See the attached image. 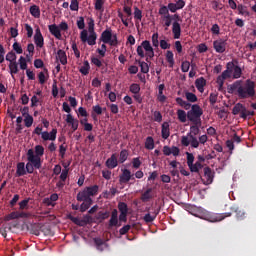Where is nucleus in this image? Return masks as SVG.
<instances>
[{
	"instance_id": "1",
	"label": "nucleus",
	"mask_w": 256,
	"mask_h": 256,
	"mask_svg": "<svg viewBox=\"0 0 256 256\" xmlns=\"http://www.w3.org/2000/svg\"><path fill=\"white\" fill-rule=\"evenodd\" d=\"M256 84L248 79L246 81L238 80L227 86V93L235 95L240 100L251 99L256 101Z\"/></svg>"
},
{
	"instance_id": "2",
	"label": "nucleus",
	"mask_w": 256,
	"mask_h": 256,
	"mask_svg": "<svg viewBox=\"0 0 256 256\" xmlns=\"http://www.w3.org/2000/svg\"><path fill=\"white\" fill-rule=\"evenodd\" d=\"M99 194V185H92L85 187L84 190L78 192L76 195V201L82 202L80 206L72 205L74 211L80 210V213L86 212L90 206H92V198Z\"/></svg>"
},
{
	"instance_id": "3",
	"label": "nucleus",
	"mask_w": 256,
	"mask_h": 256,
	"mask_svg": "<svg viewBox=\"0 0 256 256\" xmlns=\"http://www.w3.org/2000/svg\"><path fill=\"white\" fill-rule=\"evenodd\" d=\"M202 116V108L198 104H194L190 111L177 110V120L182 123H186V120L192 122L194 125H200V117Z\"/></svg>"
},
{
	"instance_id": "4",
	"label": "nucleus",
	"mask_w": 256,
	"mask_h": 256,
	"mask_svg": "<svg viewBox=\"0 0 256 256\" xmlns=\"http://www.w3.org/2000/svg\"><path fill=\"white\" fill-rule=\"evenodd\" d=\"M80 41L88 44V46L97 45V32H94V20L92 18L88 21V30L80 32Z\"/></svg>"
},
{
	"instance_id": "5",
	"label": "nucleus",
	"mask_w": 256,
	"mask_h": 256,
	"mask_svg": "<svg viewBox=\"0 0 256 256\" xmlns=\"http://www.w3.org/2000/svg\"><path fill=\"white\" fill-rule=\"evenodd\" d=\"M26 160L28 163H24V166H26L28 174H33L34 170H39L41 169V166H43V162H41V156L34 155L32 149H28V152H26Z\"/></svg>"
},
{
	"instance_id": "6",
	"label": "nucleus",
	"mask_w": 256,
	"mask_h": 256,
	"mask_svg": "<svg viewBox=\"0 0 256 256\" xmlns=\"http://www.w3.org/2000/svg\"><path fill=\"white\" fill-rule=\"evenodd\" d=\"M200 125H192L190 126V133L187 136H182V146L184 147H192L194 149H198V141L196 140V135L200 133V129L198 128Z\"/></svg>"
},
{
	"instance_id": "7",
	"label": "nucleus",
	"mask_w": 256,
	"mask_h": 256,
	"mask_svg": "<svg viewBox=\"0 0 256 256\" xmlns=\"http://www.w3.org/2000/svg\"><path fill=\"white\" fill-rule=\"evenodd\" d=\"M231 114L233 116H240L242 120H248L250 117L254 116V111H250L246 108V105L242 103H235L231 109Z\"/></svg>"
},
{
	"instance_id": "8",
	"label": "nucleus",
	"mask_w": 256,
	"mask_h": 256,
	"mask_svg": "<svg viewBox=\"0 0 256 256\" xmlns=\"http://www.w3.org/2000/svg\"><path fill=\"white\" fill-rule=\"evenodd\" d=\"M153 47L155 46H150V42L148 40H144L140 46L136 48V53L140 58H144V56H146L148 59H153L155 57V50H153Z\"/></svg>"
},
{
	"instance_id": "9",
	"label": "nucleus",
	"mask_w": 256,
	"mask_h": 256,
	"mask_svg": "<svg viewBox=\"0 0 256 256\" xmlns=\"http://www.w3.org/2000/svg\"><path fill=\"white\" fill-rule=\"evenodd\" d=\"M227 217H231V212L212 213V212L205 211L202 214V220L208 221V222H211V223H219Z\"/></svg>"
},
{
	"instance_id": "10",
	"label": "nucleus",
	"mask_w": 256,
	"mask_h": 256,
	"mask_svg": "<svg viewBox=\"0 0 256 256\" xmlns=\"http://www.w3.org/2000/svg\"><path fill=\"white\" fill-rule=\"evenodd\" d=\"M128 221V213H119L117 215V210L113 209L111 211V218L109 219V227H120L121 224L119 222H127Z\"/></svg>"
},
{
	"instance_id": "11",
	"label": "nucleus",
	"mask_w": 256,
	"mask_h": 256,
	"mask_svg": "<svg viewBox=\"0 0 256 256\" xmlns=\"http://www.w3.org/2000/svg\"><path fill=\"white\" fill-rule=\"evenodd\" d=\"M32 134L40 135V139H43V141H55V139L57 138V129L53 128L51 132H43V128L36 127L34 128Z\"/></svg>"
},
{
	"instance_id": "12",
	"label": "nucleus",
	"mask_w": 256,
	"mask_h": 256,
	"mask_svg": "<svg viewBox=\"0 0 256 256\" xmlns=\"http://www.w3.org/2000/svg\"><path fill=\"white\" fill-rule=\"evenodd\" d=\"M101 42L104 44H109L111 47H116L117 42V35L111 33V29H106L101 33Z\"/></svg>"
},
{
	"instance_id": "13",
	"label": "nucleus",
	"mask_w": 256,
	"mask_h": 256,
	"mask_svg": "<svg viewBox=\"0 0 256 256\" xmlns=\"http://www.w3.org/2000/svg\"><path fill=\"white\" fill-rule=\"evenodd\" d=\"M163 20L165 21V27H171V32L173 33V39H179V36L181 35V27L178 22L171 23V16L163 17Z\"/></svg>"
},
{
	"instance_id": "14",
	"label": "nucleus",
	"mask_w": 256,
	"mask_h": 256,
	"mask_svg": "<svg viewBox=\"0 0 256 256\" xmlns=\"http://www.w3.org/2000/svg\"><path fill=\"white\" fill-rule=\"evenodd\" d=\"M226 47H227V40L225 39L219 38L213 41V49H215L216 53H220V54L225 53Z\"/></svg>"
},
{
	"instance_id": "15",
	"label": "nucleus",
	"mask_w": 256,
	"mask_h": 256,
	"mask_svg": "<svg viewBox=\"0 0 256 256\" xmlns=\"http://www.w3.org/2000/svg\"><path fill=\"white\" fill-rule=\"evenodd\" d=\"M34 45H36V48H43L45 45L43 34H41V29L38 27L34 30Z\"/></svg>"
},
{
	"instance_id": "16",
	"label": "nucleus",
	"mask_w": 256,
	"mask_h": 256,
	"mask_svg": "<svg viewBox=\"0 0 256 256\" xmlns=\"http://www.w3.org/2000/svg\"><path fill=\"white\" fill-rule=\"evenodd\" d=\"M132 180H134V178L132 177V172H130L129 169L121 170V175L119 176V183L127 184Z\"/></svg>"
},
{
	"instance_id": "17",
	"label": "nucleus",
	"mask_w": 256,
	"mask_h": 256,
	"mask_svg": "<svg viewBox=\"0 0 256 256\" xmlns=\"http://www.w3.org/2000/svg\"><path fill=\"white\" fill-rule=\"evenodd\" d=\"M118 164H123V163H119V160L117 159L116 154H111V157H109V159H107V161H105V167H107V169H111V170L115 169Z\"/></svg>"
},
{
	"instance_id": "18",
	"label": "nucleus",
	"mask_w": 256,
	"mask_h": 256,
	"mask_svg": "<svg viewBox=\"0 0 256 256\" xmlns=\"http://www.w3.org/2000/svg\"><path fill=\"white\" fill-rule=\"evenodd\" d=\"M160 212L161 208H157L155 209V211H152V214L146 213L142 219L144 220L145 223H153Z\"/></svg>"
},
{
	"instance_id": "19",
	"label": "nucleus",
	"mask_w": 256,
	"mask_h": 256,
	"mask_svg": "<svg viewBox=\"0 0 256 256\" xmlns=\"http://www.w3.org/2000/svg\"><path fill=\"white\" fill-rule=\"evenodd\" d=\"M229 210H231V213L235 214L236 220L243 221L244 219H246V212L240 210L238 207L232 206L231 208H229Z\"/></svg>"
},
{
	"instance_id": "20",
	"label": "nucleus",
	"mask_w": 256,
	"mask_h": 256,
	"mask_svg": "<svg viewBox=\"0 0 256 256\" xmlns=\"http://www.w3.org/2000/svg\"><path fill=\"white\" fill-rule=\"evenodd\" d=\"M231 68H233V79H239L242 77V68L233 65V62H228L227 70H230Z\"/></svg>"
},
{
	"instance_id": "21",
	"label": "nucleus",
	"mask_w": 256,
	"mask_h": 256,
	"mask_svg": "<svg viewBox=\"0 0 256 256\" xmlns=\"http://www.w3.org/2000/svg\"><path fill=\"white\" fill-rule=\"evenodd\" d=\"M229 78H231V70H225L221 73V76L217 77V84L219 85V91H221L224 81Z\"/></svg>"
},
{
	"instance_id": "22",
	"label": "nucleus",
	"mask_w": 256,
	"mask_h": 256,
	"mask_svg": "<svg viewBox=\"0 0 256 256\" xmlns=\"http://www.w3.org/2000/svg\"><path fill=\"white\" fill-rule=\"evenodd\" d=\"M103 110L100 105H94L92 106V112H90V117L92 118V121H97V116L103 115Z\"/></svg>"
},
{
	"instance_id": "23",
	"label": "nucleus",
	"mask_w": 256,
	"mask_h": 256,
	"mask_svg": "<svg viewBox=\"0 0 256 256\" xmlns=\"http://www.w3.org/2000/svg\"><path fill=\"white\" fill-rule=\"evenodd\" d=\"M94 246H96V250H99L100 252H103L105 249H107V242L101 238H94Z\"/></svg>"
},
{
	"instance_id": "24",
	"label": "nucleus",
	"mask_w": 256,
	"mask_h": 256,
	"mask_svg": "<svg viewBox=\"0 0 256 256\" xmlns=\"http://www.w3.org/2000/svg\"><path fill=\"white\" fill-rule=\"evenodd\" d=\"M28 174V169L24 166V162H20L16 166V177H23Z\"/></svg>"
},
{
	"instance_id": "25",
	"label": "nucleus",
	"mask_w": 256,
	"mask_h": 256,
	"mask_svg": "<svg viewBox=\"0 0 256 256\" xmlns=\"http://www.w3.org/2000/svg\"><path fill=\"white\" fill-rule=\"evenodd\" d=\"M49 33L55 37L57 40H61V29L57 28V25L51 24L49 25Z\"/></svg>"
},
{
	"instance_id": "26",
	"label": "nucleus",
	"mask_w": 256,
	"mask_h": 256,
	"mask_svg": "<svg viewBox=\"0 0 256 256\" xmlns=\"http://www.w3.org/2000/svg\"><path fill=\"white\" fill-rule=\"evenodd\" d=\"M213 178H214V173L211 170V168H204V179H206V185L212 184L213 183Z\"/></svg>"
},
{
	"instance_id": "27",
	"label": "nucleus",
	"mask_w": 256,
	"mask_h": 256,
	"mask_svg": "<svg viewBox=\"0 0 256 256\" xmlns=\"http://www.w3.org/2000/svg\"><path fill=\"white\" fill-rule=\"evenodd\" d=\"M194 85L196 86V90H198L199 93H204V87L206 86V80L203 77H200L196 79L194 82Z\"/></svg>"
},
{
	"instance_id": "28",
	"label": "nucleus",
	"mask_w": 256,
	"mask_h": 256,
	"mask_svg": "<svg viewBox=\"0 0 256 256\" xmlns=\"http://www.w3.org/2000/svg\"><path fill=\"white\" fill-rule=\"evenodd\" d=\"M65 123L70 124V125L72 126V130H73V131L78 130V120L74 119V117L72 116V114L66 115Z\"/></svg>"
},
{
	"instance_id": "29",
	"label": "nucleus",
	"mask_w": 256,
	"mask_h": 256,
	"mask_svg": "<svg viewBox=\"0 0 256 256\" xmlns=\"http://www.w3.org/2000/svg\"><path fill=\"white\" fill-rule=\"evenodd\" d=\"M175 103L177 105H179V107L184 108L185 110H192V107L194 106V105L190 104L189 102H187V101H185V100H183L179 97L175 98Z\"/></svg>"
},
{
	"instance_id": "30",
	"label": "nucleus",
	"mask_w": 256,
	"mask_h": 256,
	"mask_svg": "<svg viewBox=\"0 0 256 256\" xmlns=\"http://www.w3.org/2000/svg\"><path fill=\"white\" fill-rule=\"evenodd\" d=\"M144 149L146 150L155 149V140H153V137L151 136L146 137V141L144 142Z\"/></svg>"
},
{
	"instance_id": "31",
	"label": "nucleus",
	"mask_w": 256,
	"mask_h": 256,
	"mask_svg": "<svg viewBox=\"0 0 256 256\" xmlns=\"http://www.w3.org/2000/svg\"><path fill=\"white\" fill-rule=\"evenodd\" d=\"M161 137L165 140L169 138V123L167 122L161 125Z\"/></svg>"
},
{
	"instance_id": "32",
	"label": "nucleus",
	"mask_w": 256,
	"mask_h": 256,
	"mask_svg": "<svg viewBox=\"0 0 256 256\" xmlns=\"http://www.w3.org/2000/svg\"><path fill=\"white\" fill-rule=\"evenodd\" d=\"M30 15L36 19L41 18V9L36 5L30 6Z\"/></svg>"
},
{
	"instance_id": "33",
	"label": "nucleus",
	"mask_w": 256,
	"mask_h": 256,
	"mask_svg": "<svg viewBox=\"0 0 256 256\" xmlns=\"http://www.w3.org/2000/svg\"><path fill=\"white\" fill-rule=\"evenodd\" d=\"M92 223V217L89 215H84L82 219L76 224L80 227H85L88 224Z\"/></svg>"
},
{
	"instance_id": "34",
	"label": "nucleus",
	"mask_w": 256,
	"mask_h": 256,
	"mask_svg": "<svg viewBox=\"0 0 256 256\" xmlns=\"http://www.w3.org/2000/svg\"><path fill=\"white\" fill-rule=\"evenodd\" d=\"M57 58L59 59V63H61V65L67 64V57L65 55V51L61 49L57 50Z\"/></svg>"
},
{
	"instance_id": "35",
	"label": "nucleus",
	"mask_w": 256,
	"mask_h": 256,
	"mask_svg": "<svg viewBox=\"0 0 256 256\" xmlns=\"http://www.w3.org/2000/svg\"><path fill=\"white\" fill-rule=\"evenodd\" d=\"M8 68H9V75H12V78H13V75H17L19 72L17 62L9 63Z\"/></svg>"
},
{
	"instance_id": "36",
	"label": "nucleus",
	"mask_w": 256,
	"mask_h": 256,
	"mask_svg": "<svg viewBox=\"0 0 256 256\" xmlns=\"http://www.w3.org/2000/svg\"><path fill=\"white\" fill-rule=\"evenodd\" d=\"M188 164V168H190V172L192 173H198V171L200 169H202V164H200V162H196V163H187Z\"/></svg>"
},
{
	"instance_id": "37",
	"label": "nucleus",
	"mask_w": 256,
	"mask_h": 256,
	"mask_svg": "<svg viewBox=\"0 0 256 256\" xmlns=\"http://www.w3.org/2000/svg\"><path fill=\"white\" fill-rule=\"evenodd\" d=\"M32 153H34V156L41 157L45 154V148L42 145H36Z\"/></svg>"
},
{
	"instance_id": "38",
	"label": "nucleus",
	"mask_w": 256,
	"mask_h": 256,
	"mask_svg": "<svg viewBox=\"0 0 256 256\" xmlns=\"http://www.w3.org/2000/svg\"><path fill=\"white\" fill-rule=\"evenodd\" d=\"M128 156H129V153H128V150L126 149H123L119 152V163H125L126 160H128Z\"/></svg>"
},
{
	"instance_id": "39",
	"label": "nucleus",
	"mask_w": 256,
	"mask_h": 256,
	"mask_svg": "<svg viewBox=\"0 0 256 256\" xmlns=\"http://www.w3.org/2000/svg\"><path fill=\"white\" fill-rule=\"evenodd\" d=\"M117 209L119 210V214H128V204L124 202H119L117 204Z\"/></svg>"
},
{
	"instance_id": "40",
	"label": "nucleus",
	"mask_w": 256,
	"mask_h": 256,
	"mask_svg": "<svg viewBox=\"0 0 256 256\" xmlns=\"http://www.w3.org/2000/svg\"><path fill=\"white\" fill-rule=\"evenodd\" d=\"M3 58L9 63H16L17 56L14 52H8Z\"/></svg>"
},
{
	"instance_id": "41",
	"label": "nucleus",
	"mask_w": 256,
	"mask_h": 256,
	"mask_svg": "<svg viewBox=\"0 0 256 256\" xmlns=\"http://www.w3.org/2000/svg\"><path fill=\"white\" fill-rule=\"evenodd\" d=\"M165 59L167 60V63L169 64V68H173L175 61L173 60V52L172 51H167V53L165 54Z\"/></svg>"
},
{
	"instance_id": "42",
	"label": "nucleus",
	"mask_w": 256,
	"mask_h": 256,
	"mask_svg": "<svg viewBox=\"0 0 256 256\" xmlns=\"http://www.w3.org/2000/svg\"><path fill=\"white\" fill-rule=\"evenodd\" d=\"M153 192V188H148L146 189V191H144V193H142V201L146 202L150 199H153V196L150 195V193Z\"/></svg>"
},
{
	"instance_id": "43",
	"label": "nucleus",
	"mask_w": 256,
	"mask_h": 256,
	"mask_svg": "<svg viewBox=\"0 0 256 256\" xmlns=\"http://www.w3.org/2000/svg\"><path fill=\"white\" fill-rule=\"evenodd\" d=\"M111 215H109V212H103L100 211L98 214H96V220L104 221L107 220Z\"/></svg>"
},
{
	"instance_id": "44",
	"label": "nucleus",
	"mask_w": 256,
	"mask_h": 256,
	"mask_svg": "<svg viewBox=\"0 0 256 256\" xmlns=\"http://www.w3.org/2000/svg\"><path fill=\"white\" fill-rule=\"evenodd\" d=\"M161 41H159V33L152 34V47L159 48V44Z\"/></svg>"
},
{
	"instance_id": "45",
	"label": "nucleus",
	"mask_w": 256,
	"mask_h": 256,
	"mask_svg": "<svg viewBox=\"0 0 256 256\" xmlns=\"http://www.w3.org/2000/svg\"><path fill=\"white\" fill-rule=\"evenodd\" d=\"M235 10H238V14L244 16H249L250 13L248 12V10H246V6L240 4V6L236 7Z\"/></svg>"
},
{
	"instance_id": "46",
	"label": "nucleus",
	"mask_w": 256,
	"mask_h": 256,
	"mask_svg": "<svg viewBox=\"0 0 256 256\" xmlns=\"http://www.w3.org/2000/svg\"><path fill=\"white\" fill-rule=\"evenodd\" d=\"M186 100L190 103H196L198 101V98L196 95L192 92H186Z\"/></svg>"
},
{
	"instance_id": "47",
	"label": "nucleus",
	"mask_w": 256,
	"mask_h": 256,
	"mask_svg": "<svg viewBox=\"0 0 256 256\" xmlns=\"http://www.w3.org/2000/svg\"><path fill=\"white\" fill-rule=\"evenodd\" d=\"M104 4H105V1H103V0L94 1V10L103 11V5Z\"/></svg>"
},
{
	"instance_id": "48",
	"label": "nucleus",
	"mask_w": 256,
	"mask_h": 256,
	"mask_svg": "<svg viewBox=\"0 0 256 256\" xmlns=\"http://www.w3.org/2000/svg\"><path fill=\"white\" fill-rule=\"evenodd\" d=\"M138 65L140 66V72H142V74L148 73V64L146 62L138 61Z\"/></svg>"
},
{
	"instance_id": "49",
	"label": "nucleus",
	"mask_w": 256,
	"mask_h": 256,
	"mask_svg": "<svg viewBox=\"0 0 256 256\" xmlns=\"http://www.w3.org/2000/svg\"><path fill=\"white\" fill-rule=\"evenodd\" d=\"M24 126L26 128H30L32 126V123L34 122V119L32 116H24Z\"/></svg>"
},
{
	"instance_id": "50",
	"label": "nucleus",
	"mask_w": 256,
	"mask_h": 256,
	"mask_svg": "<svg viewBox=\"0 0 256 256\" xmlns=\"http://www.w3.org/2000/svg\"><path fill=\"white\" fill-rule=\"evenodd\" d=\"M169 12L171 11L168 10L167 7L165 6H161V8H159V15L163 16V18H166L167 16H171Z\"/></svg>"
},
{
	"instance_id": "51",
	"label": "nucleus",
	"mask_w": 256,
	"mask_h": 256,
	"mask_svg": "<svg viewBox=\"0 0 256 256\" xmlns=\"http://www.w3.org/2000/svg\"><path fill=\"white\" fill-rule=\"evenodd\" d=\"M16 63H18V65H20V69L27 70L28 64L26 63V58L20 57V59Z\"/></svg>"
},
{
	"instance_id": "52",
	"label": "nucleus",
	"mask_w": 256,
	"mask_h": 256,
	"mask_svg": "<svg viewBox=\"0 0 256 256\" xmlns=\"http://www.w3.org/2000/svg\"><path fill=\"white\" fill-rule=\"evenodd\" d=\"M89 69H90V65L88 64V61H84V66L80 67V73H82V75L86 76V75H88Z\"/></svg>"
},
{
	"instance_id": "53",
	"label": "nucleus",
	"mask_w": 256,
	"mask_h": 256,
	"mask_svg": "<svg viewBox=\"0 0 256 256\" xmlns=\"http://www.w3.org/2000/svg\"><path fill=\"white\" fill-rule=\"evenodd\" d=\"M152 117H154V121L157 123H161V121H163V115H161V112L159 111L152 113Z\"/></svg>"
},
{
	"instance_id": "54",
	"label": "nucleus",
	"mask_w": 256,
	"mask_h": 256,
	"mask_svg": "<svg viewBox=\"0 0 256 256\" xmlns=\"http://www.w3.org/2000/svg\"><path fill=\"white\" fill-rule=\"evenodd\" d=\"M130 93L137 95L140 93V85L138 84H132L130 85Z\"/></svg>"
},
{
	"instance_id": "55",
	"label": "nucleus",
	"mask_w": 256,
	"mask_h": 256,
	"mask_svg": "<svg viewBox=\"0 0 256 256\" xmlns=\"http://www.w3.org/2000/svg\"><path fill=\"white\" fill-rule=\"evenodd\" d=\"M134 19L138 21L142 20V11L138 7H134Z\"/></svg>"
},
{
	"instance_id": "56",
	"label": "nucleus",
	"mask_w": 256,
	"mask_h": 256,
	"mask_svg": "<svg viewBox=\"0 0 256 256\" xmlns=\"http://www.w3.org/2000/svg\"><path fill=\"white\" fill-rule=\"evenodd\" d=\"M21 217L18 216V214H16V212H12V213H9L6 217H5V220L6 221H12V220H16V219H20Z\"/></svg>"
},
{
	"instance_id": "57",
	"label": "nucleus",
	"mask_w": 256,
	"mask_h": 256,
	"mask_svg": "<svg viewBox=\"0 0 256 256\" xmlns=\"http://www.w3.org/2000/svg\"><path fill=\"white\" fill-rule=\"evenodd\" d=\"M76 26L79 30H84L85 24H84V17H78V20L76 21Z\"/></svg>"
},
{
	"instance_id": "58",
	"label": "nucleus",
	"mask_w": 256,
	"mask_h": 256,
	"mask_svg": "<svg viewBox=\"0 0 256 256\" xmlns=\"http://www.w3.org/2000/svg\"><path fill=\"white\" fill-rule=\"evenodd\" d=\"M96 53H99L101 57H105V53H107V46L102 44L101 49H96Z\"/></svg>"
},
{
	"instance_id": "59",
	"label": "nucleus",
	"mask_w": 256,
	"mask_h": 256,
	"mask_svg": "<svg viewBox=\"0 0 256 256\" xmlns=\"http://www.w3.org/2000/svg\"><path fill=\"white\" fill-rule=\"evenodd\" d=\"M12 49H14V51H16V54H18V55H21L23 53L22 46H20V44L18 42L14 43V45H12Z\"/></svg>"
},
{
	"instance_id": "60",
	"label": "nucleus",
	"mask_w": 256,
	"mask_h": 256,
	"mask_svg": "<svg viewBox=\"0 0 256 256\" xmlns=\"http://www.w3.org/2000/svg\"><path fill=\"white\" fill-rule=\"evenodd\" d=\"M140 165H142V162H140V158H134L132 159V167L134 169H139Z\"/></svg>"
},
{
	"instance_id": "61",
	"label": "nucleus",
	"mask_w": 256,
	"mask_h": 256,
	"mask_svg": "<svg viewBox=\"0 0 256 256\" xmlns=\"http://www.w3.org/2000/svg\"><path fill=\"white\" fill-rule=\"evenodd\" d=\"M78 5V0H72L68 8H70L71 11H78Z\"/></svg>"
},
{
	"instance_id": "62",
	"label": "nucleus",
	"mask_w": 256,
	"mask_h": 256,
	"mask_svg": "<svg viewBox=\"0 0 256 256\" xmlns=\"http://www.w3.org/2000/svg\"><path fill=\"white\" fill-rule=\"evenodd\" d=\"M189 70H190V62L189 61L182 62V72L188 73Z\"/></svg>"
},
{
	"instance_id": "63",
	"label": "nucleus",
	"mask_w": 256,
	"mask_h": 256,
	"mask_svg": "<svg viewBox=\"0 0 256 256\" xmlns=\"http://www.w3.org/2000/svg\"><path fill=\"white\" fill-rule=\"evenodd\" d=\"M159 47H161L162 50H168L171 47V44L167 43L165 40H161Z\"/></svg>"
},
{
	"instance_id": "64",
	"label": "nucleus",
	"mask_w": 256,
	"mask_h": 256,
	"mask_svg": "<svg viewBox=\"0 0 256 256\" xmlns=\"http://www.w3.org/2000/svg\"><path fill=\"white\" fill-rule=\"evenodd\" d=\"M196 141L198 142V145L202 144L204 145L206 141H208V137L206 135H202L198 138H196Z\"/></svg>"
}]
</instances>
